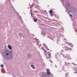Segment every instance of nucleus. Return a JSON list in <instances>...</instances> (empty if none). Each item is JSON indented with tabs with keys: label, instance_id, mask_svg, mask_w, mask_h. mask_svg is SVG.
Here are the masks:
<instances>
[{
	"label": "nucleus",
	"instance_id": "1a4fd4ad",
	"mask_svg": "<svg viewBox=\"0 0 77 77\" xmlns=\"http://www.w3.org/2000/svg\"><path fill=\"white\" fill-rule=\"evenodd\" d=\"M31 66H32V68H34V66L33 65H31Z\"/></svg>",
	"mask_w": 77,
	"mask_h": 77
},
{
	"label": "nucleus",
	"instance_id": "f3484780",
	"mask_svg": "<svg viewBox=\"0 0 77 77\" xmlns=\"http://www.w3.org/2000/svg\"><path fill=\"white\" fill-rule=\"evenodd\" d=\"M68 6H69V5H68Z\"/></svg>",
	"mask_w": 77,
	"mask_h": 77
},
{
	"label": "nucleus",
	"instance_id": "2eb2a0df",
	"mask_svg": "<svg viewBox=\"0 0 77 77\" xmlns=\"http://www.w3.org/2000/svg\"><path fill=\"white\" fill-rule=\"evenodd\" d=\"M29 54H28V56H29Z\"/></svg>",
	"mask_w": 77,
	"mask_h": 77
},
{
	"label": "nucleus",
	"instance_id": "ddd939ff",
	"mask_svg": "<svg viewBox=\"0 0 77 77\" xmlns=\"http://www.w3.org/2000/svg\"><path fill=\"white\" fill-rule=\"evenodd\" d=\"M48 50H49V49H48Z\"/></svg>",
	"mask_w": 77,
	"mask_h": 77
},
{
	"label": "nucleus",
	"instance_id": "7ed1b4c3",
	"mask_svg": "<svg viewBox=\"0 0 77 77\" xmlns=\"http://www.w3.org/2000/svg\"><path fill=\"white\" fill-rule=\"evenodd\" d=\"M37 21V19L35 18L34 19V21L35 22H36V21Z\"/></svg>",
	"mask_w": 77,
	"mask_h": 77
},
{
	"label": "nucleus",
	"instance_id": "9b49d317",
	"mask_svg": "<svg viewBox=\"0 0 77 77\" xmlns=\"http://www.w3.org/2000/svg\"><path fill=\"white\" fill-rule=\"evenodd\" d=\"M69 15V16H70V17H72V15L71 14H70Z\"/></svg>",
	"mask_w": 77,
	"mask_h": 77
},
{
	"label": "nucleus",
	"instance_id": "423d86ee",
	"mask_svg": "<svg viewBox=\"0 0 77 77\" xmlns=\"http://www.w3.org/2000/svg\"><path fill=\"white\" fill-rule=\"evenodd\" d=\"M46 71H47V72H48V71H50V69H47L46 70Z\"/></svg>",
	"mask_w": 77,
	"mask_h": 77
},
{
	"label": "nucleus",
	"instance_id": "f8f14e48",
	"mask_svg": "<svg viewBox=\"0 0 77 77\" xmlns=\"http://www.w3.org/2000/svg\"><path fill=\"white\" fill-rule=\"evenodd\" d=\"M47 51H45V52H44V53H46V52H47Z\"/></svg>",
	"mask_w": 77,
	"mask_h": 77
},
{
	"label": "nucleus",
	"instance_id": "0eeeda50",
	"mask_svg": "<svg viewBox=\"0 0 77 77\" xmlns=\"http://www.w3.org/2000/svg\"><path fill=\"white\" fill-rule=\"evenodd\" d=\"M48 56H49V57H50L51 56V54H50V53H49L48 55Z\"/></svg>",
	"mask_w": 77,
	"mask_h": 77
},
{
	"label": "nucleus",
	"instance_id": "9d476101",
	"mask_svg": "<svg viewBox=\"0 0 77 77\" xmlns=\"http://www.w3.org/2000/svg\"><path fill=\"white\" fill-rule=\"evenodd\" d=\"M9 53L6 54V55H7V56H8V55H9Z\"/></svg>",
	"mask_w": 77,
	"mask_h": 77
},
{
	"label": "nucleus",
	"instance_id": "20e7f679",
	"mask_svg": "<svg viewBox=\"0 0 77 77\" xmlns=\"http://www.w3.org/2000/svg\"><path fill=\"white\" fill-rule=\"evenodd\" d=\"M47 74L48 75H50V72H47Z\"/></svg>",
	"mask_w": 77,
	"mask_h": 77
},
{
	"label": "nucleus",
	"instance_id": "dca6fc26",
	"mask_svg": "<svg viewBox=\"0 0 77 77\" xmlns=\"http://www.w3.org/2000/svg\"><path fill=\"white\" fill-rule=\"evenodd\" d=\"M9 58H11V57H9Z\"/></svg>",
	"mask_w": 77,
	"mask_h": 77
},
{
	"label": "nucleus",
	"instance_id": "4468645a",
	"mask_svg": "<svg viewBox=\"0 0 77 77\" xmlns=\"http://www.w3.org/2000/svg\"><path fill=\"white\" fill-rule=\"evenodd\" d=\"M31 12H32V10H31Z\"/></svg>",
	"mask_w": 77,
	"mask_h": 77
},
{
	"label": "nucleus",
	"instance_id": "f257e3e1",
	"mask_svg": "<svg viewBox=\"0 0 77 77\" xmlns=\"http://www.w3.org/2000/svg\"><path fill=\"white\" fill-rule=\"evenodd\" d=\"M49 12L50 13L51 17H53V11H52V10H50V11H49Z\"/></svg>",
	"mask_w": 77,
	"mask_h": 77
},
{
	"label": "nucleus",
	"instance_id": "f03ea898",
	"mask_svg": "<svg viewBox=\"0 0 77 77\" xmlns=\"http://www.w3.org/2000/svg\"><path fill=\"white\" fill-rule=\"evenodd\" d=\"M8 47L10 50H12V47H11V46L10 45H8Z\"/></svg>",
	"mask_w": 77,
	"mask_h": 77
},
{
	"label": "nucleus",
	"instance_id": "39448f33",
	"mask_svg": "<svg viewBox=\"0 0 77 77\" xmlns=\"http://www.w3.org/2000/svg\"><path fill=\"white\" fill-rule=\"evenodd\" d=\"M0 66H1V67H2V68L4 67V66H3V64H2Z\"/></svg>",
	"mask_w": 77,
	"mask_h": 77
},
{
	"label": "nucleus",
	"instance_id": "6e6552de",
	"mask_svg": "<svg viewBox=\"0 0 77 77\" xmlns=\"http://www.w3.org/2000/svg\"><path fill=\"white\" fill-rule=\"evenodd\" d=\"M43 77H47V76H46V75H44Z\"/></svg>",
	"mask_w": 77,
	"mask_h": 77
}]
</instances>
